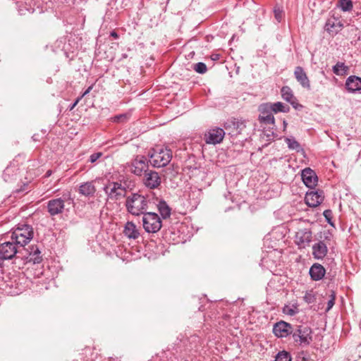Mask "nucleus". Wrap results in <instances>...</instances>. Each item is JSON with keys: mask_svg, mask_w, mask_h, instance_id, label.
<instances>
[{"mask_svg": "<svg viewBox=\"0 0 361 361\" xmlns=\"http://www.w3.org/2000/svg\"><path fill=\"white\" fill-rule=\"evenodd\" d=\"M147 198L138 193H132L126 197V207L127 211L134 216L144 214L147 209Z\"/></svg>", "mask_w": 361, "mask_h": 361, "instance_id": "obj_1", "label": "nucleus"}, {"mask_svg": "<svg viewBox=\"0 0 361 361\" xmlns=\"http://www.w3.org/2000/svg\"><path fill=\"white\" fill-rule=\"evenodd\" d=\"M73 204V199L70 192L67 191L62 194L61 197L50 200L47 202V211L51 216L61 214L66 205Z\"/></svg>", "mask_w": 361, "mask_h": 361, "instance_id": "obj_2", "label": "nucleus"}, {"mask_svg": "<svg viewBox=\"0 0 361 361\" xmlns=\"http://www.w3.org/2000/svg\"><path fill=\"white\" fill-rule=\"evenodd\" d=\"M172 151L168 148L157 147L149 154V161L155 168L164 167L169 164L172 159Z\"/></svg>", "mask_w": 361, "mask_h": 361, "instance_id": "obj_3", "label": "nucleus"}, {"mask_svg": "<svg viewBox=\"0 0 361 361\" xmlns=\"http://www.w3.org/2000/svg\"><path fill=\"white\" fill-rule=\"evenodd\" d=\"M33 237V231L30 226L23 224L14 229L11 234L13 240L20 247H23Z\"/></svg>", "mask_w": 361, "mask_h": 361, "instance_id": "obj_4", "label": "nucleus"}, {"mask_svg": "<svg viewBox=\"0 0 361 361\" xmlns=\"http://www.w3.org/2000/svg\"><path fill=\"white\" fill-rule=\"evenodd\" d=\"M292 336L294 341L300 345H308L312 341V331L307 326L300 325L293 329Z\"/></svg>", "mask_w": 361, "mask_h": 361, "instance_id": "obj_5", "label": "nucleus"}, {"mask_svg": "<svg viewBox=\"0 0 361 361\" xmlns=\"http://www.w3.org/2000/svg\"><path fill=\"white\" fill-rule=\"evenodd\" d=\"M142 216L143 228L147 233H157L161 228L160 217L154 212H145Z\"/></svg>", "mask_w": 361, "mask_h": 361, "instance_id": "obj_6", "label": "nucleus"}, {"mask_svg": "<svg viewBox=\"0 0 361 361\" xmlns=\"http://www.w3.org/2000/svg\"><path fill=\"white\" fill-rule=\"evenodd\" d=\"M20 247L13 240L0 244V259H11L20 252Z\"/></svg>", "mask_w": 361, "mask_h": 361, "instance_id": "obj_7", "label": "nucleus"}, {"mask_svg": "<svg viewBox=\"0 0 361 361\" xmlns=\"http://www.w3.org/2000/svg\"><path fill=\"white\" fill-rule=\"evenodd\" d=\"M104 190L110 200H117L125 196L126 188L121 183L110 182L104 188Z\"/></svg>", "mask_w": 361, "mask_h": 361, "instance_id": "obj_8", "label": "nucleus"}, {"mask_svg": "<svg viewBox=\"0 0 361 361\" xmlns=\"http://www.w3.org/2000/svg\"><path fill=\"white\" fill-rule=\"evenodd\" d=\"M148 166L147 158L143 156H137L131 163L130 171L136 176H142L149 171Z\"/></svg>", "mask_w": 361, "mask_h": 361, "instance_id": "obj_9", "label": "nucleus"}, {"mask_svg": "<svg viewBox=\"0 0 361 361\" xmlns=\"http://www.w3.org/2000/svg\"><path fill=\"white\" fill-rule=\"evenodd\" d=\"M225 135L224 130L221 128L209 130L204 134V141L207 144L216 145L222 142Z\"/></svg>", "mask_w": 361, "mask_h": 361, "instance_id": "obj_10", "label": "nucleus"}, {"mask_svg": "<svg viewBox=\"0 0 361 361\" xmlns=\"http://www.w3.org/2000/svg\"><path fill=\"white\" fill-rule=\"evenodd\" d=\"M324 198V191L317 190L316 191L307 192L305 195V201L309 207H316L323 202Z\"/></svg>", "mask_w": 361, "mask_h": 361, "instance_id": "obj_11", "label": "nucleus"}, {"mask_svg": "<svg viewBox=\"0 0 361 361\" xmlns=\"http://www.w3.org/2000/svg\"><path fill=\"white\" fill-rule=\"evenodd\" d=\"M145 185L150 189L157 188L161 185V177L157 171H148L143 179Z\"/></svg>", "mask_w": 361, "mask_h": 361, "instance_id": "obj_12", "label": "nucleus"}, {"mask_svg": "<svg viewBox=\"0 0 361 361\" xmlns=\"http://www.w3.org/2000/svg\"><path fill=\"white\" fill-rule=\"evenodd\" d=\"M293 329L292 326L289 323L281 321L274 324L273 333L279 338H283L292 334Z\"/></svg>", "mask_w": 361, "mask_h": 361, "instance_id": "obj_13", "label": "nucleus"}, {"mask_svg": "<svg viewBox=\"0 0 361 361\" xmlns=\"http://www.w3.org/2000/svg\"><path fill=\"white\" fill-rule=\"evenodd\" d=\"M312 239V233L307 228L300 229L295 234V243L300 247H305Z\"/></svg>", "mask_w": 361, "mask_h": 361, "instance_id": "obj_14", "label": "nucleus"}, {"mask_svg": "<svg viewBox=\"0 0 361 361\" xmlns=\"http://www.w3.org/2000/svg\"><path fill=\"white\" fill-rule=\"evenodd\" d=\"M302 179L304 184L310 188H313L317 185L318 178L316 173L310 168H305L302 171Z\"/></svg>", "mask_w": 361, "mask_h": 361, "instance_id": "obj_15", "label": "nucleus"}, {"mask_svg": "<svg viewBox=\"0 0 361 361\" xmlns=\"http://www.w3.org/2000/svg\"><path fill=\"white\" fill-rule=\"evenodd\" d=\"M343 27V24L341 20L336 18H331L326 20L325 24V30H326L330 35H336Z\"/></svg>", "mask_w": 361, "mask_h": 361, "instance_id": "obj_16", "label": "nucleus"}, {"mask_svg": "<svg viewBox=\"0 0 361 361\" xmlns=\"http://www.w3.org/2000/svg\"><path fill=\"white\" fill-rule=\"evenodd\" d=\"M263 110L265 111H271L274 114L279 112L287 113L289 111L290 107L281 102H277L263 104Z\"/></svg>", "mask_w": 361, "mask_h": 361, "instance_id": "obj_17", "label": "nucleus"}, {"mask_svg": "<svg viewBox=\"0 0 361 361\" xmlns=\"http://www.w3.org/2000/svg\"><path fill=\"white\" fill-rule=\"evenodd\" d=\"M294 75L297 81L301 86L307 90L310 89V82L308 79L304 69L300 66H297L294 71Z\"/></svg>", "mask_w": 361, "mask_h": 361, "instance_id": "obj_18", "label": "nucleus"}, {"mask_svg": "<svg viewBox=\"0 0 361 361\" xmlns=\"http://www.w3.org/2000/svg\"><path fill=\"white\" fill-rule=\"evenodd\" d=\"M328 248L323 241H319L312 246V255L317 259H322L327 255Z\"/></svg>", "mask_w": 361, "mask_h": 361, "instance_id": "obj_19", "label": "nucleus"}, {"mask_svg": "<svg viewBox=\"0 0 361 361\" xmlns=\"http://www.w3.org/2000/svg\"><path fill=\"white\" fill-rule=\"evenodd\" d=\"M345 87L350 92H355L361 90V78L351 75L345 82Z\"/></svg>", "mask_w": 361, "mask_h": 361, "instance_id": "obj_20", "label": "nucleus"}, {"mask_svg": "<svg viewBox=\"0 0 361 361\" xmlns=\"http://www.w3.org/2000/svg\"><path fill=\"white\" fill-rule=\"evenodd\" d=\"M309 273L312 280L319 281L324 276L326 270L322 264L315 263L310 267Z\"/></svg>", "mask_w": 361, "mask_h": 361, "instance_id": "obj_21", "label": "nucleus"}, {"mask_svg": "<svg viewBox=\"0 0 361 361\" xmlns=\"http://www.w3.org/2000/svg\"><path fill=\"white\" fill-rule=\"evenodd\" d=\"M124 235L129 239H137L140 236V233L135 224L128 221L126 224L123 229Z\"/></svg>", "mask_w": 361, "mask_h": 361, "instance_id": "obj_22", "label": "nucleus"}, {"mask_svg": "<svg viewBox=\"0 0 361 361\" xmlns=\"http://www.w3.org/2000/svg\"><path fill=\"white\" fill-rule=\"evenodd\" d=\"M79 192L85 197H92L96 192L95 186L93 182H85L79 187Z\"/></svg>", "mask_w": 361, "mask_h": 361, "instance_id": "obj_23", "label": "nucleus"}, {"mask_svg": "<svg viewBox=\"0 0 361 361\" xmlns=\"http://www.w3.org/2000/svg\"><path fill=\"white\" fill-rule=\"evenodd\" d=\"M259 111L260 115L259 116V120L261 123H264L266 124H274V117L273 116V112L271 111H265L263 110V104L259 106Z\"/></svg>", "mask_w": 361, "mask_h": 361, "instance_id": "obj_24", "label": "nucleus"}, {"mask_svg": "<svg viewBox=\"0 0 361 361\" xmlns=\"http://www.w3.org/2000/svg\"><path fill=\"white\" fill-rule=\"evenodd\" d=\"M158 209L163 219L169 218L171 216V209L166 202L160 201Z\"/></svg>", "mask_w": 361, "mask_h": 361, "instance_id": "obj_25", "label": "nucleus"}, {"mask_svg": "<svg viewBox=\"0 0 361 361\" xmlns=\"http://www.w3.org/2000/svg\"><path fill=\"white\" fill-rule=\"evenodd\" d=\"M281 95L284 100L290 102L291 104H294L295 97L293 92L289 87H283L281 89Z\"/></svg>", "mask_w": 361, "mask_h": 361, "instance_id": "obj_26", "label": "nucleus"}, {"mask_svg": "<svg viewBox=\"0 0 361 361\" xmlns=\"http://www.w3.org/2000/svg\"><path fill=\"white\" fill-rule=\"evenodd\" d=\"M42 256L40 251L37 247H32V251L30 253L29 261L32 262L34 264H39L42 262Z\"/></svg>", "mask_w": 361, "mask_h": 361, "instance_id": "obj_27", "label": "nucleus"}, {"mask_svg": "<svg viewBox=\"0 0 361 361\" xmlns=\"http://www.w3.org/2000/svg\"><path fill=\"white\" fill-rule=\"evenodd\" d=\"M285 141L289 149L296 150L297 152L302 150L300 143L294 137H286Z\"/></svg>", "mask_w": 361, "mask_h": 361, "instance_id": "obj_28", "label": "nucleus"}, {"mask_svg": "<svg viewBox=\"0 0 361 361\" xmlns=\"http://www.w3.org/2000/svg\"><path fill=\"white\" fill-rule=\"evenodd\" d=\"M347 67L343 63L338 62L334 67L333 71L336 75H342L345 73Z\"/></svg>", "mask_w": 361, "mask_h": 361, "instance_id": "obj_29", "label": "nucleus"}, {"mask_svg": "<svg viewBox=\"0 0 361 361\" xmlns=\"http://www.w3.org/2000/svg\"><path fill=\"white\" fill-rule=\"evenodd\" d=\"M283 312L289 316H294L299 312V310L295 305H286L283 309Z\"/></svg>", "mask_w": 361, "mask_h": 361, "instance_id": "obj_30", "label": "nucleus"}, {"mask_svg": "<svg viewBox=\"0 0 361 361\" xmlns=\"http://www.w3.org/2000/svg\"><path fill=\"white\" fill-rule=\"evenodd\" d=\"M275 361H291V357L288 352L283 350L276 355Z\"/></svg>", "mask_w": 361, "mask_h": 361, "instance_id": "obj_31", "label": "nucleus"}, {"mask_svg": "<svg viewBox=\"0 0 361 361\" xmlns=\"http://www.w3.org/2000/svg\"><path fill=\"white\" fill-rule=\"evenodd\" d=\"M340 7L343 11H350L353 8V3L350 0H340Z\"/></svg>", "mask_w": 361, "mask_h": 361, "instance_id": "obj_32", "label": "nucleus"}, {"mask_svg": "<svg viewBox=\"0 0 361 361\" xmlns=\"http://www.w3.org/2000/svg\"><path fill=\"white\" fill-rule=\"evenodd\" d=\"M194 70L200 74H203L207 72V66L202 62L197 63L194 65Z\"/></svg>", "mask_w": 361, "mask_h": 361, "instance_id": "obj_33", "label": "nucleus"}, {"mask_svg": "<svg viewBox=\"0 0 361 361\" xmlns=\"http://www.w3.org/2000/svg\"><path fill=\"white\" fill-rule=\"evenodd\" d=\"M303 299L308 304L314 303L316 301L315 294L312 291L307 292Z\"/></svg>", "mask_w": 361, "mask_h": 361, "instance_id": "obj_34", "label": "nucleus"}, {"mask_svg": "<svg viewBox=\"0 0 361 361\" xmlns=\"http://www.w3.org/2000/svg\"><path fill=\"white\" fill-rule=\"evenodd\" d=\"M274 12L276 20L281 22L283 18V11L279 7H275Z\"/></svg>", "mask_w": 361, "mask_h": 361, "instance_id": "obj_35", "label": "nucleus"}, {"mask_svg": "<svg viewBox=\"0 0 361 361\" xmlns=\"http://www.w3.org/2000/svg\"><path fill=\"white\" fill-rule=\"evenodd\" d=\"M335 294L334 292L331 293V295H330V299L329 300L328 302H327V307H326V311L328 312L329 311L332 307L335 304Z\"/></svg>", "mask_w": 361, "mask_h": 361, "instance_id": "obj_36", "label": "nucleus"}, {"mask_svg": "<svg viewBox=\"0 0 361 361\" xmlns=\"http://www.w3.org/2000/svg\"><path fill=\"white\" fill-rule=\"evenodd\" d=\"M102 155V154L101 152H97V153L92 154L90 157V161L92 163H94L99 158H100V157Z\"/></svg>", "mask_w": 361, "mask_h": 361, "instance_id": "obj_37", "label": "nucleus"}, {"mask_svg": "<svg viewBox=\"0 0 361 361\" xmlns=\"http://www.w3.org/2000/svg\"><path fill=\"white\" fill-rule=\"evenodd\" d=\"M113 119H114V121H115V122L123 121L127 119V115L126 114L117 115V116H114Z\"/></svg>", "mask_w": 361, "mask_h": 361, "instance_id": "obj_38", "label": "nucleus"}, {"mask_svg": "<svg viewBox=\"0 0 361 361\" xmlns=\"http://www.w3.org/2000/svg\"><path fill=\"white\" fill-rule=\"evenodd\" d=\"M324 216L325 219H326L327 222L329 224H331V211L329 209L325 210L324 212Z\"/></svg>", "mask_w": 361, "mask_h": 361, "instance_id": "obj_39", "label": "nucleus"}, {"mask_svg": "<svg viewBox=\"0 0 361 361\" xmlns=\"http://www.w3.org/2000/svg\"><path fill=\"white\" fill-rule=\"evenodd\" d=\"M92 85L90 86L84 92L83 94H82V96L80 97L81 98L83 97L84 96L87 95V94H89L90 92V91L92 90Z\"/></svg>", "mask_w": 361, "mask_h": 361, "instance_id": "obj_40", "label": "nucleus"}, {"mask_svg": "<svg viewBox=\"0 0 361 361\" xmlns=\"http://www.w3.org/2000/svg\"><path fill=\"white\" fill-rule=\"evenodd\" d=\"M81 99V97H78L75 101V102L70 106V110H73L75 106L78 104V103L79 102V101Z\"/></svg>", "mask_w": 361, "mask_h": 361, "instance_id": "obj_41", "label": "nucleus"}, {"mask_svg": "<svg viewBox=\"0 0 361 361\" xmlns=\"http://www.w3.org/2000/svg\"><path fill=\"white\" fill-rule=\"evenodd\" d=\"M111 36L114 37V38H116V39L118 37V34L115 31H112L111 32Z\"/></svg>", "mask_w": 361, "mask_h": 361, "instance_id": "obj_42", "label": "nucleus"}, {"mask_svg": "<svg viewBox=\"0 0 361 361\" xmlns=\"http://www.w3.org/2000/svg\"><path fill=\"white\" fill-rule=\"evenodd\" d=\"M9 172H10V169L9 168H6V170L4 172V176L5 177L7 174L9 173Z\"/></svg>", "mask_w": 361, "mask_h": 361, "instance_id": "obj_43", "label": "nucleus"}, {"mask_svg": "<svg viewBox=\"0 0 361 361\" xmlns=\"http://www.w3.org/2000/svg\"><path fill=\"white\" fill-rule=\"evenodd\" d=\"M303 361H307L308 357L306 355H304L302 357Z\"/></svg>", "mask_w": 361, "mask_h": 361, "instance_id": "obj_44", "label": "nucleus"}, {"mask_svg": "<svg viewBox=\"0 0 361 361\" xmlns=\"http://www.w3.org/2000/svg\"><path fill=\"white\" fill-rule=\"evenodd\" d=\"M51 171H48L47 172V176H49L51 175Z\"/></svg>", "mask_w": 361, "mask_h": 361, "instance_id": "obj_45", "label": "nucleus"}, {"mask_svg": "<svg viewBox=\"0 0 361 361\" xmlns=\"http://www.w3.org/2000/svg\"><path fill=\"white\" fill-rule=\"evenodd\" d=\"M127 57V54H123V58H126Z\"/></svg>", "mask_w": 361, "mask_h": 361, "instance_id": "obj_46", "label": "nucleus"}, {"mask_svg": "<svg viewBox=\"0 0 361 361\" xmlns=\"http://www.w3.org/2000/svg\"><path fill=\"white\" fill-rule=\"evenodd\" d=\"M31 10H32V11H30V10H28V11H29L30 13H33L34 9H33V8H32Z\"/></svg>", "mask_w": 361, "mask_h": 361, "instance_id": "obj_47", "label": "nucleus"}]
</instances>
